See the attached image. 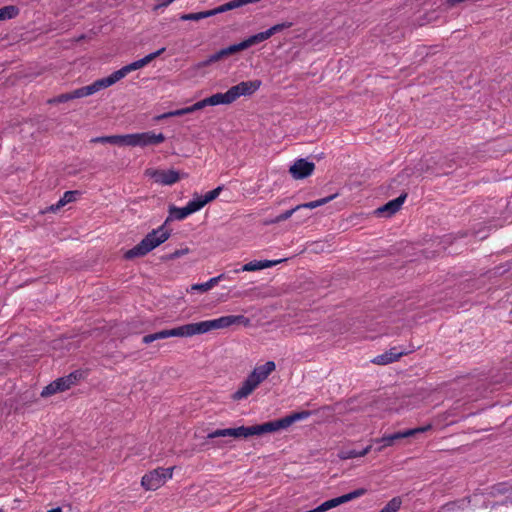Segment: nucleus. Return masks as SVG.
Masks as SVG:
<instances>
[{
	"instance_id": "nucleus-1",
	"label": "nucleus",
	"mask_w": 512,
	"mask_h": 512,
	"mask_svg": "<svg viewBox=\"0 0 512 512\" xmlns=\"http://www.w3.org/2000/svg\"><path fill=\"white\" fill-rule=\"evenodd\" d=\"M188 215H190V213L187 206L182 208L170 206L169 216L166 218L165 222L157 229H153L149 232L136 246L127 250L124 254V258L130 260L136 257H143L166 242L171 236V230L166 227L167 224L174 219L182 220Z\"/></svg>"
},
{
	"instance_id": "nucleus-2",
	"label": "nucleus",
	"mask_w": 512,
	"mask_h": 512,
	"mask_svg": "<svg viewBox=\"0 0 512 512\" xmlns=\"http://www.w3.org/2000/svg\"><path fill=\"white\" fill-rule=\"evenodd\" d=\"M275 369L276 364L274 361H267L263 365L256 366L242 382L240 387L231 395L232 400L240 401L250 396Z\"/></svg>"
},
{
	"instance_id": "nucleus-3",
	"label": "nucleus",
	"mask_w": 512,
	"mask_h": 512,
	"mask_svg": "<svg viewBox=\"0 0 512 512\" xmlns=\"http://www.w3.org/2000/svg\"><path fill=\"white\" fill-rule=\"evenodd\" d=\"M250 320L243 315H228L218 319L201 321L197 323H190L192 329V335H200L207 333L211 330L227 328L234 324H243L244 326L249 325Z\"/></svg>"
},
{
	"instance_id": "nucleus-4",
	"label": "nucleus",
	"mask_w": 512,
	"mask_h": 512,
	"mask_svg": "<svg viewBox=\"0 0 512 512\" xmlns=\"http://www.w3.org/2000/svg\"><path fill=\"white\" fill-rule=\"evenodd\" d=\"M271 426L269 422L261 425L251 427L240 426L236 428L217 429L207 435V438L214 439L217 437H233V438H247L254 435H262L271 433Z\"/></svg>"
},
{
	"instance_id": "nucleus-5",
	"label": "nucleus",
	"mask_w": 512,
	"mask_h": 512,
	"mask_svg": "<svg viewBox=\"0 0 512 512\" xmlns=\"http://www.w3.org/2000/svg\"><path fill=\"white\" fill-rule=\"evenodd\" d=\"M164 51H165V48L163 47V48H161V49H159V50H157V51H155L153 53H150V54L146 55L142 59H139L137 61H134V62H132V63L122 67L121 69L113 72L108 77L99 79V81H100V83L102 85V88L103 89L107 88V87L115 84L116 82H118L122 78H124L128 73L144 67L145 65L150 63L152 60H154L156 57L160 56Z\"/></svg>"
},
{
	"instance_id": "nucleus-6",
	"label": "nucleus",
	"mask_w": 512,
	"mask_h": 512,
	"mask_svg": "<svg viewBox=\"0 0 512 512\" xmlns=\"http://www.w3.org/2000/svg\"><path fill=\"white\" fill-rule=\"evenodd\" d=\"M175 467H158L144 474L141 479V486L147 491H155L161 488L167 480L173 477Z\"/></svg>"
},
{
	"instance_id": "nucleus-7",
	"label": "nucleus",
	"mask_w": 512,
	"mask_h": 512,
	"mask_svg": "<svg viewBox=\"0 0 512 512\" xmlns=\"http://www.w3.org/2000/svg\"><path fill=\"white\" fill-rule=\"evenodd\" d=\"M432 429L431 424H427L422 427L408 429L405 431L396 432L394 434L385 435L381 438L372 440L373 443H379L380 445L376 448V451L381 452L384 448L393 446L397 440L415 436L418 433H423Z\"/></svg>"
},
{
	"instance_id": "nucleus-8",
	"label": "nucleus",
	"mask_w": 512,
	"mask_h": 512,
	"mask_svg": "<svg viewBox=\"0 0 512 512\" xmlns=\"http://www.w3.org/2000/svg\"><path fill=\"white\" fill-rule=\"evenodd\" d=\"M145 175L151 179H153L156 183L169 186L177 183L180 179L186 178L188 175L186 173H180L177 170L169 169V170H160L149 168L145 170Z\"/></svg>"
},
{
	"instance_id": "nucleus-9",
	"label": "nucleus",
	"mask_w": 512,
	"mask_h": 512,
	"mask_svg": "<svg viewBox=\"0 0 512 512\" xmlns=\"http://www.w3.org/2000/svg\"><path fill=\"white\" fill-rule=\"evenodd\" d=\"M102 88V85L99 80H96L94 83L88 86H84L81 88H78L72 92L60 94L54 98H51L48 100L49 104H57V103H64L68 102L73 99L83 98L89 95H92L98 91H100Z\"/></svg>"
},
{
	"instance_id": "nucleus-10",
	"label": "nucleus",
	"mask_w": 512,
	"mask_h": 512,
	"mask_svg": "<svg viewBox=\"0 0 512 512\" xmlns=\"http://www.w3.org/2000/svg\"><path fill=\"white\" fill-rule=\"evenodd\" d=\"M192 329L191 324H185L182 326H178L172 329H165L158 331L153 334L145 335L142 338V342L145 344H150L156 340L166 339L169 337H192Z\"/></svg>"
},
{
	"instance_id": "nucleus-11",
	"label": "nucleus",
	"mask_w": 512,
	"mask_h": 512,
	"mask_svg": "<svg viewBox=\"0 0 512 512\" xmlns=\"http://www.w3.org/2000/svg\"><path fill=\"white\" fill-rule=\"evenodd\" d=\"M165 141V136L162 133H154V132H143V133H135L130 134V142L129 146H149V145H158Z\"/></svg>"
},
{
	"instance_id": "nucleus-12",
	"label": "nucleus",
	"mask_w": 512,
	"mask_h": 512,
	"mask_svg": "<svg viewBox=\"0 0 512 512\" xmlns=\"http://www.w3.org/2000/svg\"><path fill=\"white\" fill-rule=\"evenodd\" d=\"M337 196H338V193H335V194H332L330 196H327V197H324V198H321V199H318L315 201L297 205L296 207H294L290 210H287L284 213L275 217L273 219V222L285 221V220L289 219L293 215V213H295L296 211H299L301 209H314V208L320 207L322 205H325V204L329 203L330 201L334 200Z\"/></svg>"
},
{
	"instance_id": "nucleus-13",
	"label": "nucleus",
	"mask_w": 512,
	"mask_h": 512,
	"mask_svg": "<svg viewBox=\"0 0 512 512\" xmlns=\"http://www.w3.org/2000/svg\"><path fill=\"white\" fill-rule=\"evenodd\" d=\"M315 164L304 158L297 159L289 168V173L295 180H301L312 175Z\"/></svg>"
},
{
	"instance_id": "nucleus-14",
	"label": "nucleus",
	"mask_w": 512,
	"mask_h": 512,
	"mask_svg": "<svg viewBox=\"0 0 512 512\" xmlns=\"http://www.w3.org/2000/svg\"><path fill=\"white\" fill-rule=\"evenodd\" d=\"M262 85L260 80L243 81L230 88L234 101L240 96H250L254 94Z\"/></svg>"
},
{
	"instance_id": "nucleus-15",
	"label": "nucleus",
	"mask_w": 512,
	"mask_h": 512,
	"mask_svg": "<svg viewBox=\"0 0 512 512\" xmlns=\"http://www.w3.org/2000/svg\"><path fill=\"white\" fill-rule=\"evenodd\" d=\"M310 415L309 411H302L298 413H293L291 415H288L284 418L275 420V421H269L271 428V432H275L281 429H285L292 425L294 422L298 420H302L307 418Z\"/></svg>"
},
{
	"instance_id": "nucleus-16",
	"label": "nucleus",
	"mask_w": 512,
	"mask_h": 512,
	"mask_svg": "<svg viewBox=\"0 0 512 512\" xmlns=\"http://www.w3.org/2000/svg\"><path fill=\"white\" fill-rule=\"evenodd\" d=\"M406 197H407L406 193L401 194L396 199L391 200L388 203H386L383 206L376 209L375 213L377 215L386 216V217H390V216L394 215L396 212H398L400 210Z\"/></svg>"
},
{
	"instance_id": "nucleus-17",
	"label": "nucleus",
	"mask_w": 512,
	"mask_h": 512,
	"mask_svg": "<svg viewBox=\"0 0 512 512\" xmlns=\"http://www.w3.org/2000/svg\"><path fill=\"white\" fill-rule=\"evenodd\" d=\"M282 260H254L243 265L240 269L234 270L235 273L242 272H253L266 268H270L274 265L279 264Z\"/></svg>"
},
{
	"instance_id": "nucleus-18",
	"label": "nucleus",
	"mask_w": 512,
	"mask_h": 512,
	"mask_svg": "<svg viewBox=\"0 0 512 512\" xmlns=\"http://www.w3.org/2000/svg\"><path fill=\"white\" fill-rule=\"evenodd\" d=\"M291 26H292L291 22H283V23L276 24V25L270 27L266 31H263V32L255 34V35H252L253 36V40L255 41L256 44H258V43H260L262 41H265V40L269 39L274 34H276L278 32H281L284 29L290 28Z\"/></svg>"
},
{
	"instance_id": "nucleus-19",
	"label": "nucleus",
	"mask_w": 512,
	"mask_h": 512,
	"mask_svg": "<svg viewBox=\"0 0 512 512\" xmlns=\"http://www.w3.org/2000/svg\"><path fill=\"white\" fill-rule=\"evenodd\" d=\"M291 26H292L291 22H283V23L276 24V25L270 27L266 31H263V32L255 34V35H252L253 36V40L255 41L256 44H258V43H260L262 41H265V40L269 39L274 34H276L278 32H281L284 29L290 28Z\"/></svg>"
},
{
	"instance_id": "nucleus-20",
	"label": "nucleus",
	"mask_w": 512,
	"mask_h": 512,
	"mask_svg": "<svg viewBox=\"0 0 512 512\" xmlns=\"http://www.w3.org/2000/svg\"><path fill=\"white\" fill-rule=\"evenodd\" d=\"M406 354H407V352H404V351L397 352L396 348H392L389 351H386L385 353L376 356L372 360V363L377 364V365H387V364H390V363H393V362L399 360L403 355H406Z\"/></svg>"
},
{
	"instance_id": "nucleus-21",
	"label": "nucleus",
	"mask_w": 512,
	"mask_h": 512,
	"mask_svg": "<svg viewBox=\"0 0 512 512\" xmlns=\"http://www.w3.org/2000/svg\"><path fill=\"white\" fill-rule=\"evenodd\" d=\"M79 194V191H66L64 195L59 199V201L56 204L48 206L45 210L41 211L42 214L48 213V212H57L62 207H64L66 204L71 203L76 200V196Z\"/></svg>"
},
{
	"instance_id": "nucleus-22",
	"label": "nucleus",
	"mask_w": 512,
	"mask_h": 512,
	"mask_svg": "<svg viewBox=\"0 0 512 512\" xmlns=\"http://www.w3.org/2000/svg\"><path fill=\"white\" fill-rule=\"evenodd\" d=\"M82 377L80 371H74L67 376L56 379V383L59 386L60 392H64L75 385Z\"/></svg>"
},
{
	"instance_id": "nucleus-23",
	"label": "nucleus",
	"mask_w": 512,
	"mask_h": 512,
	"mask_svg": "<svg viewBox=\"0 0 512 512\" xmlns=\"http://www.w3.org/2000/svg\"><path fill=\"white\" fill-rule=\"evenodd\" d=\"M208 102L210 106H216V105H228L234 102L232 92L229 89L225 93H216L208 97Z\"/></svg>"
},
{
	"instance_id": "nucleus-24",
	"label": "nucleus",
	"mask_w": 512,
	"mask_h": 512,
	"mask_svg": "<svg viewBox=\"0 0 512 512\" xmlns=\"http://www.w3.org/2000/svg\"><path fill=\"white\" fill-rule=\"evenodd\" d=\"M255 41L253 40V36H250L248 37L247 39L243 40L242 42L240 43H237V44H233V45H230L228 47H226V50H227V53L228 55H233V54H236L240 51H243V50H246L248 49L249 47L255 45Z\"/></svg>"
},
{
	"instance_id": "nucleus-25",
	"label": "nucleus",
	"mask_w": 512,
	"mask_h": 512,
	"mask_svg": "<svg viewBox=\"0 0 512 512\" xmlns=\"http://www.w3.org/2000/svg\"><path fill=\"white\" fill-rule=\"evenodd\" d=\"M343 503H344V500H343L342 496H339V497H336V498H333V499L323 502L316 508L310 510V512H326V511H328L332 508H335Z\"/></svg>"
},
{
	"instance_id": "nucleus-26",
	"label": "nucleus",
	"mask_w": 512,
	"mask_h": 512,
	"mask_svg": "<svg viewBox=\"0 0 512 512\" xmlns=\"http://www.w3.org/2000/svg\"><path fill=\"white\" fill-rule=\"evenodd\" d=\"M225 275L220 274L216 277L211 278L209 281L201 284H193L191 286V290H199L201 292H206L210 290L214 285H216L220 280L224 279Z\"/></svg>"
},
{
	"instance_id": "nucleus-27",
	"label": "nucleus",
	"mask_w": 512,
	"mask_h": 512,
	"mask_svg": "<svg viewBox=\"0 0 512 512\" xmlns=\"http://www.w3.org/2000/svg\"><path fill=\"white\" fill-rule=\"evenodd\" d=\"M19 14V9L16 6L8 5L0 8V21L12 19Z\"/></svg>"
},
{
	"instance_id": "nucleus-28",
	"label": "nucleus",
	"mask_w": 512,
	"mask_h": 512,
	"mask_svg": "<svg viewBox=\"0 0 512 512\" xmlns=\"http://www.w3.org/2000/svg\"><path fill=\"white\" fill-rule=\"evenodd\" d=\"M208 17H211L209 10L196 12V13L183 14L180 16V20H182V21H199L201 19H205Z\"/></svg>"
},
{
	"instance_id": "nucleus-29",
	"label": "nucleus",
	"mask_w": 512,
	"mask_h": 512,
	"mask_svg": "<svg viewBox=\"0 0 512 512\" xmlns=\"http://www.w3.org/2000/svg\"><path fill=\"white\" fill-rule=\"evenodd\" d=\"M402 504L400 497L392 498L379 512H397Z\"/></svg>"
},
{
	"instance_id": "nucleus-30",
	"label": "nucleus",
	"mask_w": 512,
	"mask_h": 512,
	"mask_svg": "<svg viewBox=\"0 0 512 512\" xmlns=\"http://www.w3.org/2000/svg\"><path fill=\"white\" fill-rule=\"evenodd\" d=\"M186 206L189 210V213L192 214L202 209L205 206V204L202 200V196H198L197 198L189 201Z\"/></svg>"
},
{
	"instance_id": "nucleus-31",
	"label": "nucleus",
	"mask_w": 512,
	"mask_h": 512,
	"mask_svg": "<svg viewBox=\"0 0 512 512\" xmlns=\"http://www.w3.org/2000/svg\"><path fill=\"white\" fill-rule=\"evenodd\" d=\"M130 134L126 135H111L109 136L110 144L127 145L129 146Z\"/></svg>"
},
{
	"instance_id": "nucleus-32",
	"label": "nucleus",
	"mask_w": 512,
	"mask_h": 512,
	"mask_svg": "<svg viewBox=\"0 0 512 512\" xmlns=\"http://www.w3.org/2000/svg\"><path fill=\"white\" fill-rule=\"evenodd\" d=\"M338 457L341 460H348L352 458L360 457L359 451L354 449H341L338 452Z\"/></svg>"
},
{
	"instance_id": "nucleus-33",
	"label": "nucleus",
	"mask_w": 512,
	"mask_h": 512,
	"mask_svg": "<svg viewBox=\"0 0 512 512\" xmlns=\"http://www.w3.org/2000/svg\"><path fill=\"white\" fill-rule=\"evenodd\" d=\"M59 392H60L59 386L57 385L56 381L54 380L53 382H51L50 384H48L47 386H45L43 388V390L41 392V396L48 397V396L54 395Z\"/></svg>"
},
{
	"instance_id": "nucleus-34",
	"label": "nucleus",
	"mask_w": 512,
	"mask_h": 512,
	"mask_svg": "<svg viewBox=\"0 0 512 512\" xmlns=\"http://www.w3.org/2000/svg\"><path fill=\"white\" fill-rule=\"evenodd\" d=\"M222 189H223L222 186H218L217 188L207 192L204 196H202V200H203L204 204L206 205L207 203L215 200L219 196Z\"/></svg>"
},
{
	"instance_id": "nucleus-35",
	"label": "nucleus",
	"mask_w": 512,
	"mask_h": 512,
	"mask_svg": "<svg viewBox=\"0 0 512 512\" xmlns=\"http://www.w3.org/2000/svg\"><path fill=\"white\" fill-rule=\"evenodd\" d=\"M366 493V489L365 488H359V489H356L350 493H347V494H344L342 495V498L344 500V503L348 502V501H351L355 498H358L362 495H364Z\"/></svg>"
},
{
	"instance_id": "nucleus-36",
	"label": "nucleus",
	"mask_w": 512,
	"mask_h": 512,
	"mask_svg": "<svg viewBox=\"0 0 512 512\" xmlns=\"http://www.w3.org/2000/svg\"><path fill=\"white\" fill-rule=\"evenodd\" d=\"M220 60H222V58H221L219 52L217 51L216 53L210 55L206 60L200 62L198 64V67L199 68L206 67V66H209L212 63L218 62Z\"/></svg>"
},
{
	"instance_id": "nucleus-37",
	"label": "nucleus",
	"mask_w": 512,
	"mask_h": 512,
	"mask_svg": "<svg viewBox=\"0 0 512 512\" xmlns=\"http://www.w3.org/2000/svg\"><path fill=\"white\" fill-rule=\"evenodd\" d=\"M189 251L190 250L187 247L186 248H182V249H178V250H175L173 253L165 256L164 259L165 260H174V259H177V258H179L181 256H184V255L188 254Z\"/></svg>"
},
{
	"instance_id": "nucleus-38",
	"label": "nucleus",
	"mask_w": 512,
	"mask_h": 512,
	"mask_svg": "<svg viewBox=\"0 0 512 512\" xmlns=\"http://www.w3.org/2000/svg\"><path fill=\"white\" fill-rule=\"evenodd\" d=\"M189 113H190L189 108L186 107V108H182V109H179L176 111L164 113V114L158 116V119H163V118H167V117H171V116H181V115L189 114Z\"/></svg>"
},
{
	"instance_id": "nucleus-39",
	"label": "nucleus",
	"mask_w": 512,
	"mask_h": 512,
	"mask_svg": "<svg viewBox=\"0 0 512 512\" xmlns=\"http://www.w3.org/2000/svg\"><path fill=\"white\" fill-rule=\"evenodd\" d=\"M208 97L201 100V101H198L196 102L195 104H193L192 106L188 107L189 108V111L190 113L194 112V111H197V110H200L206 106H210L209 105V102H208Z\"/></svg>"
},
{
	"instance_id": "nucleus-40",
	"label": "nucleus",
	"mask_w": 512,
	"mask_h": 512,
	"mask_svg": "<svg viewBox=\"0 0 512 512\" xmlns=\"http://www.w3.org/2000/svg\"><path fill=\"white\" fill-rule=\"evenodd\" d=\"M93 143H109V136H100L91 139Z\"/></svg>"
},
{
	"instance_id": "nucleus-41",
	"label": "nucleus",
	"mask_w": 512,
	"mask_h": 512,
	"mask_svg": "<svg viewBox=\"0 0 512 512\" xmlns=\"http://www.w3.org/2000/svg\"><path fill=\"white\" fill-rule=\"evenodd\" d=\"M372 449V445H368L363 450L359 451L360 457L366 456Z\"/></svg>"
},
{
	"instance_id": "nucleus-42",
	"label": "nucleus",
	"mask_w": 512,
	"mask_h": 512,
	"mask_svg": "<svg viewBox=\"0 0 512 512\" xmlns=\"http://www.w3.org/2000/svg\"><path fill=\"white\" fill-rule=\"evenodd\" d=\"M218 52H219V54H220L222 59H224V58L229 56L228 53H227L226 48H223V49L219 50Z\"/></svg>"
},
{
	"instance_id": "nucleus-43",
	"label": "nucleus",
	"mask_w": 512,
	"mask_h": 512,
	"mask_svg": "<svg viewBox=\"0 0 512 512\" xmlns=\"http://www.w3.org/2000/svg\"><path fill=\"white\" fill-rule=\"evenodd\" d=\"M277 222H273V219L271 220H265L264 225H270V224H276Z\"/></svg>"
},
{
	"instance_id": "nucleus-44",
	"label": "nucleus",
	"mask_w": 512,
	"mask_h": 512,
	"mask_svg": "<svg viewBox=\"0 0 512 512\" xmlns=\"http://www.w3.org/2000/svg\"><path fill=\"white\" fill-rule=\"evenodd\" d=\"M47 512H62V509L60 507H57V508H53Z\"/></svg>"
}]
</instances>
